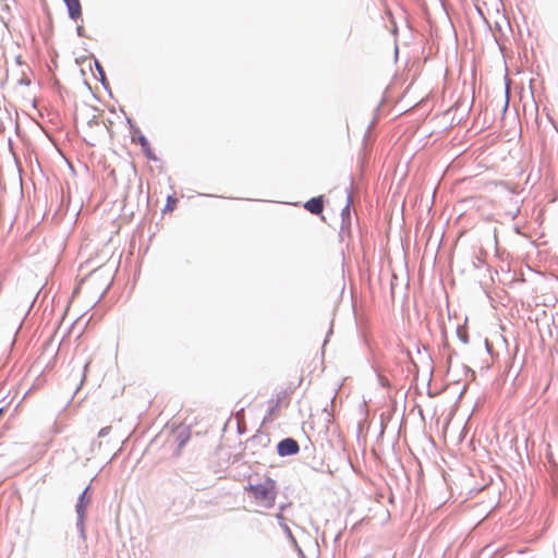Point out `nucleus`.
<instances>
[{
    "label": "nucleus",
    "mask_w": 558,
    "mask_h": 558,
    "mask_svg": "<svg viewBox=\"0 0 558 558\" xmlns=\"http://www.w3.org/2000/svg\"><path fill=\"white\" fill-rule=\"evenodd\" d=\"M245 489L247 490L248 496L254 500V502L258 507L265 509L274 507L277 496V489L276 482L270 477H265L263 481L258 483L250 482L248 486Z\"/></svg>",
    "instance_id": "3"
},
{
    "label": "nucleus",
    "mask_w": 558,
    "mask_h": 558,
    "mask_svg": "<svg viewBox=\"0 0 558 558\" xmlns=\"http://www.w3.org/2000/svg\"><path fill=\"white\" fill-rule=\"evenodd\" d=\"M111 428L110 427H105L102 428L99 434H98V439H99V442H98V450H105V451H114V452H118L121 450V448L119 447V445L121 444V438L120 437H117L113 441V445L112 446H107L105 445V438L106 436L110 433ZM106 444H109V440L106 441Z\"/></svg>",
    "instance_id": "7"
},
{
    "label": "nucleus",
    "mask_w": 558,
    "mask_h": 558,
    "mask_svg": "<svg viewBox=\"0 0 558 558\" xmlns=\"http://www.w3.org/2000/svg\"><path fill=\"white\" fill-rule=\"evenodd\" d=\"M2 412H3V410H2V409H0V415L2 414Z\"/></svg>",
    "instance_id": "14"
},
{
    "label": "nucleus",
    "mask_w": 558,
    "mask_h": 558,
    "mask_svg": "<svg viewBox=\"0 0 558 558\" xmlns=\"http://www.w3.org/2000/svg\"><path fill=\"white\" fill-rule=\"evenodd\" d=\"M301 379L296 385H289L284 388H280L276 395L269 400L268 416L270 418L276 417L282 408H288L291 401V397L294 393L296 387L300 385Z\"/></svg>",
    "instance_id": "4"
},
{
    "label": "nucleus",
    "mask_w": 558,
    "mask_h": 558,
    "mask_svg": "<svg viewBox=\"0 0 558 558\" xmlns=\"http://www.w3.org/2000/svg\"><path fill=\"white\" fill-rule=\"evenodd\" d=\"M470 199L471 201H477V199H482V197H471Z\"/></svg>",
    "instance_id": "13"
},
{
    "label": "nucleus",
    "mask_w": 558,
    "mask_h": 558,
    "mask_svg": "<svg viewBox=\"0 0 558 558\" xmlns=\"http://www.w3.org/2000/svg\"><path fill=\"white\" fill-rule=\"evenodd\" d=\"M111 283V277L102 267L94 269L77 286L76 292L83 295H90L94 299L101 298Z\"/></svg>",
    "instance_id": "1"
},
{
    "label": "nucleus",
    "mask_w": 558,
    "mask_h": 558,
    "mask_svg": "<svg viewBox=\"0 0 558 558\" xmlns=\"http://www.w3.org/2000/svg\"><path fill=\"white\" fill-rule=\"evenodd\" d=\"M2 412H3V410H2V409H0V415L2 414Z\"/></svg>",
    "instance_id": "15"
},
{
    "label": "nucleus",
    "mask_w": 558,
    "mask_h": 558,
    "mask_svg": "<svg viewBox=\"0 0 558 558\" xmlns=\"http://www.w3.org/2000/svg\"><path fill=\"white\" fill-rule=\"evenodd\" d=\"M138 142L143 148V151L145 153V155L149 158V159H155L154 155H153V150H151V147H150V144L149 142L147 141V138L145 136H140L138 137Z\"/></svg>",
    "instance_id": "11"
},
{
    "label": "nucleus",
    "mask_w": 558,
    "mask_h": 558,
    "mask_svg": "<svg viewBox=\"0 0 558 558\" xmlns=\"http://www.w3.org/2000/svg\"><path fill=\"white\" fill-rule=\"evenodd\" d=\"M66 3L69 14L73 20H77L82 15V8L80 0H63Z\"/></svg>",
    "instance_id": "10"
},
{
    "label": "nucleus",
    "mask_w": 558,
    "mask_h": 558,
    "mask_svg": "<svg viewBox=\"0 0 558 558\" xmlns=\"http://www.w3.org/2000/svg\"><path fill=\"white\" fill-rule=\"evenodd\" d=\"M248 442L250 449L253 451V453H256L257 451L270 448L271 439L269 434L257 433L250 439Z\"/></svg>",
    "instance_id": "6"
},
{
    "label": "nucleus",
    "mask_w": 558,
    "mask_h": 558,
    "mask_svg": "<svg viewBox=\"0 0 558 558\" xmlns=\"http://www.w3.org/2000/svg\"><path fill=\"white\" fill-rule=\"evenodd\" d=\"M175 204V199H172L171 197L168 198V205L167 208L172 210L173 205Z\"/></svg>",
    "instance_id": "12"
},
{
    "label": "nucleus",
    "mask_w": 558,
    "mask_h": 558,
    "mask_svg": "<svg viewBox=\"0 0 558 558\" xmlns=\"http://www.w3.org/2000/svg\"><path fill=\"white\" fill-rule=\"evenodd\" d=\"M82 134L84 140L90 144L96 145L99 140L105 135L106 132V125L104 121L97 118H93L89 121H87L85 124L82 125Z\"/></svg>",
    "instance_id": "5"
},
{
    "label": "nucleus",
    "mask_w": 558,
    "mask_h": 558,
    "mask_svg": "<svg viewBox=\"0 0 558 558\" xmlns=\"http://www.w3.org/2000/svg\"><path fill=\"white\" fill-rule=\"evenodd\" d=\"M159 438L162 439L166 451L177 453L190 449L187 445L191 441V429L190 426L184 424L173 425L163 429L159 434Z\"/></svg>",
    "instance_id": "2"
},
{
    "label": "nucleus",
    "mask_w": 558,
    "mask_h": 558,
    "mask_svg": "<svg viewBox=\"0 0 558 558\" xmlns=\"http://www.w3.org/2000/svg\"><path fill=\"white\" fill-rule=\"evenodd\" d=\"M277 449L278 453H298L300 447L293 438H286L278 444Z\"/></svg>",
    "instance_id": "8"
},
{
    "label": "nucleus",
    "mask_w": 558,
    "mask_h": 558,
    "mask_svg": "<svg viewBox=\"0 0 558 558\" xmlns=\"http://www.w3.org/2000/svg\"><path fill=\"white\" fill-rule=\"evenodd\" d=\"M305 209H307L310 213L318 215L324 209V202L323 197H313L310 201H307L304 205Z\"/></svg>",
    "instance_id": "9"
}]
</instances>
